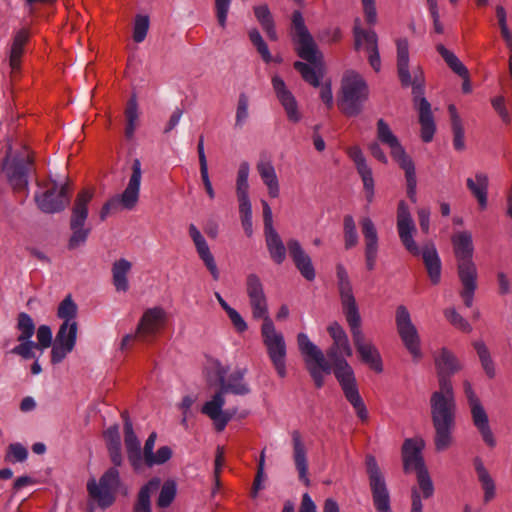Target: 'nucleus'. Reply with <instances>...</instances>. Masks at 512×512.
I'll return each mask as SVG.
<instances>
[{
	"instance_id": "nucleus-42",
	"label": "nucleus",
	"mask_w": 512,
	"mask_h": 512,
	"mask_svg": "<svg viewBox=\"0 0 512 512\" xmlns=\"http://www.w3.org/2000/svg\"><path fill=\"white\" fill-rule=\"evenodd\" d=\"M472 346L476 351L479 362L486 376L490 379L494 378L496 376V367L490 349L486 343L482 340H476L472 343Z\"/></svg>"
},
{
	"instance_id": "nucleus-38",
	"label": "nucleus",
	"mask_w": 512,
	"mask_h": 512,
	"mask_svg": "<svg viewBox=\"0 0 512 512\" xmlns=\"http://www.w3.org/2000/svg\"><path fill=\"white\" fill-rule=\"evenodd\" d=\"M29 37L30 33L27 29H20L13 36L9 50V66L12 74L20 70L21 59L24 55L25 46Z\"/></svg>"
},
{
	"instance_id": "nucleus-44",
	"label": "nucleus",
	"mask_w": 512,
	"mask_h": 512,
	"mask_svg": "<svg viewBox=\"0 0 512 512\" xmlns=\"http://www.w3.org/2000/svg\"><path fill=\"white\" fill-rule=\"evenodd\" d=\"M125 120V136L128 139H132L140 122V112L135 96H132L127 102L125 109Z\"/></svg>"
},
{
	"instance_id": "nucleus-40",
	"label": "nucleus",
	"mask_w": 512,
	"mask_h": 512,
	"mask_svg": "<svg viewBox=\"0 0 512 512\" xmlns=\"http://www.w3.org/2000/svg\"><path fill=\"white\" fill-rule=\"evenodd\" d=\"M474 469L477 475V479L481 485L483 490V500L485 503L490 502L496 496V485L495 481L486 468L483 460L479 457L474 458L473 460Z\"/></svg>"
},
{
	"instance_id": "nucleus-23",
	"label": "nucleus",
	"mask_w": 512,
	"mask_h": 512,
	"mask_svg": "<svg viewBox=\"0 0 512 512\" xmlns=\"http://www.w3.org/2000/svg\"><path fill=\"white\" fill-rule=\"evenodd\" d=\"M16 329L19 344L11 350V353L23 359L36 358L34 341L31 340L35 333V324L31 316L25 312H21L17 317Z\"/></svg>"
},
{
	"instance_id": "nucleus-64",
	"label": "nucleus",
	"mask_w": 512,
	"mask_h": 512,
	"mask_svg": "<svg viewBox=\"0 0 512 512\" xmlns=\"http://www.w3.org/2000/svg\"><path fill=\"white\" fill-rule=\"evenodd\" d=\"M231 0H215L216 16L222 28L226 27Z\"/></svg>"
},
{
	"instance_id": "nucleus-46",
	"label": "nucleus",
	"mask_w": 512,
	"mask_h": 512,
	"mask_svg": "<svg viewBox=\"0 0 512 512\" xmlns=\"http://www.w3.org/2000/svg\"><path fill=\"white\" fill-rule=\"evenodd\" d=\"M104 437L107 442L109 454L112 463L115 466L122 464V455L120 450V436L117 426H112L105 431Z\"/></svg>"
},
{
	"instance_id": "nucleus-47",
	"label": "nucleus",
	"mask_w": 512,
	"mask_h": 512,
	"mask_svg": "<svg viewBox=\"0 0 512 512\" xmlns=\"http://www.w3.org/2000/svg\"><path fill=\"white\" fill-rule=\"evenodd\" d=\"M215 298L217 299L221 308L226 312L234 329L238 333H244L247 330L248 325H247L246 321L244 320V318L240 315V313L237 310H235L233 307H231L224 300V298L220 295V293L216 292Z\"/></svg>"
},
{
	"instance_id": "nucleus-62",
	"label": "nucleus",
	"mask_w": 512,
	"mask_h": 512,
	"mask_svg": "<svg viewBox=\"0 0 512 512\" xmlns=\"http://www.w3.org/2000/svg\"><path fill=\"white\" fill-rule=\"evenodd\" d=\"M429 13L433 20L434 31L438 34H442L444 32V27L440 21V14L438 9L437 0H426Z\"/></svg>"
},
{
	"instance_id": "nucleus-52",
	"label": "nucleus",
	"mask_w": 512,
	"mask_h": 512,
	"mask_svg": "<svg viewBox=\"0 0 512 512\" xmlns=\"http://www.w3.org/2000/svg\"><path fill=\"white\" fill-rule=\"evenodd\" d=\"M345 248L351 249L358 243V234L354 218L346 215L343 220Z\"/></svg>"
},
{
	"instance_id": "nucleus-1",
	"label": "nucleus",
	"mask_w": 512,
	"mask_h": 512,
	"mask_svg": "<svg viewBox=\"0 0 512 512\" xmlns=\"http://www.w3.org/2000/svg\"><path fill=\"white\" fill-rule=\"evenodd\" d=\"M438 389L430 396L431 420L435 430L434 445L439 452L453 444L456 418V399L451 376L463 369L461 360L448 348L442 347L433 354Z\"/></svg>"
},
{
	"instance_id": "nucleus-32",
	"label": "nucleus",
	"mask_w": 512,
	"mask_h": 512,
	"mask_svg": "<svg viewBox=\"0 0 512 512\" xmlns=\"http://www.w3.org/2000/svg\"><path fill=\"white\" fill-rule=\"evenodd\" d=\"M291 438L293 448L292 458L298 472L299 480L306 486H309L310 479L308 476V458L305 442L300 432L296 430L291 433Z\"/></svg>"
},
{
	"instance_id": "nucleus-6",
	"label": "nucleus",
	"mask_w": 512,
	"mask_h": 512,
	"mask_svg": "<svg viewBox=\"0 0 512 512\" xmlns=\"http://www.w3.org/2000/svg\"><path fill=\"white\" fill-rule=\"evenodd\" d=\"M454 254L457 260L458 277L462 284L460 295L467 307L473 303L477 288V267L473 261V238L469 231H458L452 236Z\"/></svg>"
},
{
	"instance_id": "nucleus-49",
	"label": "nucleus",
	"mask_w": 512,
	"mask_h": 512,
	"mask_svg": "<svg viewBox=\"0 0 512 512\" xmlns=\"http://www.w3.org/2000/svg\"><path fill=\"white\" fill-rule=\"evenodd\" d=\"M244 375H245V370H237L235 372H233L229 379H228V382L225 384V382L222 384V392L225 393V392H232L234 394H238V395H244L246 393H248L249 391V388L247 386V384L244 382Z\"/></svg>"
},
{
	"instance_id": "nucleus-34",
	"label": "nucleus",
	"mask_w": 512,
	"mask_h": 512,
	"mask_svg": "<svg viewBox=\"0 0 512 512\" xmlns=\"http://www.w3.org/2000/svg\"><path fill=\"white\" fill-rule=\"evenodd\" d=\"M223 392L215 394L210 401H207L202 407V413L207 415L213 422L218 431H222L231 419V415L223 411L225 404Z\"/></svg>"
},
{
	"instance_id": "nucleus-17",
	"label": "nucleus",
	"mask_w": 512,
	"mask_h": 512,
	"mask_svg": "<svg viewBox=\"0 0 512 512\" xmlns=\"http://www.w3.org/2000/svg\"><path fill=\"white\" fill-rule=\"evenodd\" d=\"M30 163V156L26 149L12 147L9 145L7 156L2 165V171L7 180L15 190L26 188L27 168Z\"/></svg>"
},
{
	"instance_id": "nucleus-43",
	"label": "nucleus",
	"mask_w": 512,
	"mask_h": 512,
	"mask_svg": "<svg viewBox=\"0 0 512 512\" xmlns=\"http://www.w3.org/2000/svg\"><path fill=\"white\" fill-rule=\"evenodd\" d=\"M265 233L266 246L271 259L276 264H281L286 258V249L283 241L276 230L267 231Z\"/></svg>"
},
{
	"instance_id": "nucleus-16",
	"label": "nucleus",
	"mask_w": 512,
	"mask_h": 512,
	"mask_svg": "<svg viewBox=\"0 0 512 512\" xmlns=\"http://www.w3.org/2000/svg\"><path fill=\"white\" fill-rule=\"evenodd\" d=\"M395 324L397 333L412 359L420 361L423 358L421 337L406 306L399 305L396 308Z\"/></svg>"
},
{
	"instance_id": "nucleus-29",
	"label": "nucleus",
	"mask_w": 512,
	"mask_h": 512,
	"mask_svg": "<svg viewBox=\"0 0 512 512\" xmlns=\"http://www.w3.org/2000/svg\"><path fill=\"white\" fill-rule=\"evenodd\" d=\"M289 255L299 271L307 281H313L316 277V271L310 255L296 239H290L287 242Z\"/></svg>"
},
{
	"instance_id": "nucleus-20",
	"label": "nucleus",
	"mask_w": 512,
	"mask_h": 512,
	"mask_svg": "<svg viewBox=\"0 0 512 512\" xmlns=\"http://www.w3.org/2000/svg\"><path fill=\"white\" fill-rule=\"evenodd\" d=\"M245 286L253 318L262 319V323H266L267 320H272L269 316L268 301L259 276L250 273L246 277Z\"/></svg>"
},
{
	"instance_id": "nucleus-45",
	"label": "nucleus",
	"mask_w": 512,
	"mask_h": 512,
	"mask_svg": "<svg viewBox=\"0 0 512 512\" xmlns=\"http://www.w3.org/2000/svg\"><path fill=\"white\" fill-rule=\"evenodd\" d=\"M254 14L268 38L273 41L277 40V32L269 7L266 4L257 5L254 7Z\"/></svg>"
},
{
	"instance_id": "nucleus-21",
	"label": "nucleus",
	"mask_w": 512,
	"mask_h": 512,
	"mask_svg": "<svg viewBox=\"0 0 512 512\" xmlns=\"http://www.w3.org/2000/svg\"><path fill=\"white\" fill-rule=\"evenodd\" d=\"M397 46V69L400 81L403 86H412L414 93L419 90L424 81L423 71L420 67L413 69V75L409 72V44L407 39H398Z\"/></svg>"
},
{
	"instance_id": "nucleus-14",
	"label": "nucleus",
	"mask_w": 512,
	"mask_h": 512,
	"mask_svg": "<svg viewBox=\"0 0 512 512\" xmlns=\"http://www.w3.org/2000/svg\"><path fill=\"white\" fill-rule=\"evenodd\" d=\"M121 485L120 473L117 468L112 467L106 470L98 480L89 479L86 487L90 498L99 507L105 509L115 502Z\"/></svg>"
},
{
	"instance_id": "nucleus-59",
	"label": "nucleus",
	"mask_w": 512,
	"mask_h": 512,
	"mask_svg": "<svg viewBox=\"0 0 512 512\" xmlns=\"http://www.w3.org/2000/svg\"><path fill=\"white\" fill-rule=\"evenodd\" d=\"M444 315L446 319L450 322L458 330L470 333L472 331V326L469 322L463 318L454 308H448L444 311Z\"/></svg>"
},
{
	"instance_id": "nucleus-28",
	"label": "nucleus",
	"mask_w": 512,
	"mask_h": 512,
	"mask_svg": "<svg viewBox=\"0 0 512 512\" xmlns=\"http://www.w3.org/2000/svg\"><path fill=\"white\" fill-rule=\"evenodd\" d=\"M132 173L123 193L117 197L119 203L125 209H133L139 199L140 185L142 180V168L139 159H134L131 166Z\"/></svg>"
},
{
	"instance_id": "nucleus-55",
	"label": "nucleus",
	"mask_w": 512,
	"mask_h": 512,
	"mask_svg": "<svg viewBox=\"0 0 512 512\" xmlns=\"http://www.w3.org/2000/svg\"><path fill=\"white\" fill-rule=\"evenodd\" d=\"M405 172L407 195L412 202H416L417 179L413 160L400 166Z\"/></svg>"
},
{
	"instance_id": "nucleus-18",
	"label": "nucleus",
	"mask_w": 512,
	"mask_h": 512,
	"mask_svg": "<svg viewBox=\"0 0 512 512\" xmlns=\"http://www.w3.org/2000/svg\"><path fill=\"white\" fill-rule=\"evenodd\" d=\"M35 199L38 207L43 212H59L64 209L69 202L68 184L50 180L36 193Z\"/></svg>"
},
{
	"instance_id": "nucleus-19",
	"label": "nucleus",
	"mask_w": 512,
	"mask_h": 512,
	"mask_svg": "<svg viewBox=\"0 0 512 512\" xmlns=\"http://www.w3.org/2000/svg\"><path fill=\"white\" fill-rule=\"evenodd\" d=\"M366 470L376 511L392 512L390 507V495L385 478L376 459L371 455L366 457Z\"/></svg>"
},
{
	"instance_id": "nucleus-60",
	"label": "nucleus",
	"mask_w": 512,
	"mask_h": 512,
	"mask_svg": "<svg viewBox=\"0 0 512 512\" xmlns=\"http://www.w3.org/2000/svg\"><path fill=\"white\" fill-rule=\"evenodd\" d=\"M28 457L27 449L21 443H12L8 446L6 460L11 463L24 462Z\"/></svg>"
},
{
	"instance_id": "nucleus-7",
	"label": "nucleus",
	"mask_w": 512,
	"mask_h": 512,
	"mask_svg": "<svg viewBox=\"0 0 512 512\" xmlns=\"http://www.w3.org/2000/svg\"><path fill=\"white\" fill-rule=\"evenodd\" d=\"M78 305L71 295H67L58 305L57 317L62 324L56 333L51 351V362L61 363L70 354L77 341L78 335Z\"/></svg>"
},
{
	"instance_id": "nucleus-50",
	"label": "nucleus",
	"mask_w": 512,
	"mask_h": 512,
	"mask_svg": "<svg viewBox=\"0 0 512 512\" xmlns=\"http://www.w3.org/2000/svg\"><path fill=\"white\" fill-rule=\"evenodd\" d=\"M160 479L154 478L141 488L138 496V502L135 506V512H151L150 495L158 489Z\"/></svg>"
},
{
	"instance_id": "nucleus-8",
	"label": "nucleus",
	"mask_w": 512,
	"mask_h": 512,
	"mask_svg": "<svg viewBox=\"0 0 512 512\" xmlns=\"http://www.w3.org/2000/svg\"><path fill=\"white\" fill-rule=\"evenodd\" d=\"M125 447L128 460L135 469H140L142 465L148 467L159 466L167 463L173 456V450L170 446H161L154 451L157 434L152 432L145 441L143 451L141 450L140 441L133 431L130 421H126L124 425Z\"/></svg>"
},
{
	"instance_id": "nucleus-9",
	"label": "nucleus",
	"mask_w": 512,
	"mask_h": 512,
	"mask_svg": "<svg viewBox=\"0 0 512 512\" xmlns=\"http://www.w3.org/2000/svg\"><path fill=\"white\" fill-rule=\"evenodd\" d=\"M375 133L376 140L368 145V150L377 161L383 164L388 163V157L381 148V145L389 149L392 159L399 166L412 161V158L406 153L398 136L384 119H378Z\"/></svg>"
},
{
	"instance_id": "nucleus-22",
	"label": "nucleus",
	"mask_w": 512,
	"mask_h": 512,
	"mask_svg": "<svg viewBox=\"0 0 512 512\" xmlns=\"http://www.w3.org/2000/svg\"><path fill=\"white\" fill-rule=\"evenodd\" d=\"M271 83L275 96L283 108L287 120L292 124L301 122L303 119V111L285 81L279 75H274L271 79Z\"/></svg>"
},
{
	"instance_id": "nucleus-2",
	"label": "nucleus",
	"mask_w": 512,
	"mask_h": 512,
	"mask_svg": "<svg viewBox=\"0 0 512 512\" xmlns=\"http://www.w3.org/2000/svg\"><path fill=\"white\" fill-rule=\"evenodd\" d=\"M337 286L341 301V307L349 326L353 343L360 360L376 373L383 371L381 354L362 330V319L353 293V287L347 270L342 264L336 267Z\"/></svg>"
},
{
	"instance_id": "nucleus-24",
	"label": "nucleus",
	"mask_w": 512,
	"mask_h": 512,
	"mask_svg": "<svg viewBox=\"0 0 512 512\" xmlns=\"http://www.w3.org/2000/svg\"><path fill=\"white\" fill-rule=\"evenodd\" d=\"M354 49L367 55L370 66L375 72L381 69V59L378 49V37L374 31L362 29L358 23L354 27Z\"/></svg>"
},
{
	"instance_id": "nucleus-5",
	"label": "nucleus",
	"mask_w": 512,
	"mask_h": 512,
	"mask_svg": "<svg viewBox=\"0 0 512 512\" xmlns=\"http://www.w3.org/2000/svg\"><path fill=\"white\" fill-rule=\"evenodd\" d=\"M396 227L399 238L405 249L413 255L421 253L428 276L433 284H438L441 278V261L433 245H427L420 251L414 240L417 232L410 209L405 201H400L397 208Z\"/></svg>"
},
{
	"instance_id": "nucleus-57",
	"label": "nucleus",
	"mask_w": 512,
	"mask_h": 512,
	"mask_svg": "<svg viewBox=\"0 0 512 512\" xmlns=\"http://www.w3.org/2000/svg\"><path fill=\"white\" fill-rule=\"evenodd\" d=\"M249 38L252 44L257 49L258 53L261 55L263 61H265L266 63L271 62L273 60V57L259 31L257 29H251L249 31Z\"/></svg>"
},
{
	"instance_id": "nucleus-12",
	"label": "nucleus",
	"mask_w": 512,
	"mask_h": 512,
	"mask_svg": "<svg viewBox=\"0 0 512 512\" xmlns=\"http://www.w3.org/2000/svg\"><path fill=\"white\" fill-rule=\"evenodd\" d=\"M260 332L267 355L277 375L280 378L286 377L287 345L284 335L277 330L272 320H267L266 323H262Z\"/></svg>"
},
{
	"instance_id": "nucleus-11",
	"label": "nucleus",
	"mask_w": 512,
	"mask_h": 512,
	"mask_svg": "<svg viewBox=\"0 0 512 512\" xmlns=\"http://www.w3.org/2000/svg\"><path fill=\"white\" fill-rule=\"evenodd\" d=\"M297 347L302 355L305 365L317 387H321L324 378L331 372V365L326 361L322 350L309 338L300 332L296 337Z\"/></svg>"
},
{
	"instance_id": "nucleus-63",
	"label": "nucleus",
	"mask_w": 512,
	"mask_h": 512,
	"mask_svg": "<svg viewBox=\"0 0 512 512\" xmlns=\"http://www.w3.org/2000/svg\"><path fill=\"white\" fill-rule=\"evenodd\" d=\"M206 369L209 373L213 374L221 384L224 383L227 369L220 361L216 359L209 360Z\"/></svg>"
},
{
	"instance_id": "nucleus-54",
	"label": "nucleus",
	"mask_w": 512,
	"mask_h": 512,
	"mask_svg": "<svg viewBox=\"0 0 512 512\" xmlns=\"http://www.w3.org/2000/svg\"><path fill=\"white\" fill-rule=\"evenodd\" d=\"M405 172L407 195L412 202H416L417 179L413 160L400 166Z\"/></svg>"
},
{
	"instance_id": "nucleus-10",
	"label": "nucleus",
	"mask_w": 512,
	"mask_h": 512,
	"mask_svg": "<svg viewBox=\"0 0 512 512\" xmlns=\"http://www.w3.org/2000/svg\"><path fill=\"white\" fill-rule=\"evenodd\" d=\"M369 90L364 78L353 70L346 71L341 83L339 105L348 116H355L368 99Z\"/></svg>"
},
{
	"instance_id": "nucleus-58",
	"label": "nucleus",
	"mask_w": 512,
	"mask_h": 512,
	"mask_svg": "<svg viewBox=\"0 0 512 512\" xmlns=\"http://www.w3.org/2000/svg\"><path fill=\"white\" fill-rule=\"evenodd\" d=\"M249 174L250 165L247 162H242L237 171L236 194L249 193Z\"/></svg>"
},
{
	"instance_id": "nucleus-25",
	"label": "nucleus",
	"mask_w": 512,
	"mask_h": 512,
	"mask_svg": "<svg viewBox=\"0 0 512 512\" xmlns=\"http://www.w3.org/2000/svg\"><path fill=\"white\" fill-rule=\"evenodd\" d=\"M167 312L161 306L144 310L137 324V335L142 339L152 338L160 333L167 323Z\"/></svg>"
},
{
	"instance_id": "nucleus-35",
	"label": "nucleus",
	"mask_w": 512,
	"mask_h": 512,
	"mask_svg": "<svg viewBox=\"0 0 512 512\" xmlns=\"http://www.w3.org/2000/svg\"><path fill=\"white\" fill-rule=\"evenodd\" d=\"M466 186L471 195L477 200L479 208L485 210L488 206L489 176L483 171H477L466 179Z\"/></svg>"
},
{
	"instance_id": "nucleus-36",
	"label": "nucleus",
	"mask_w": 512,
	"mask_h": 512,
	"mask_svg": "<svg viewBox=\"0 0 512 512\" xmlns=\"http://www.w3.org/2000/svg\"><path fill=\"white\" fill-rule=\"evenodd\" d=\"M438 53L445 60L449 68L458 76L463 79L462 91L465 94L472 92V84L470 81L469 71L466 66L459 60V58L444 45L438 44L436 47Z\"/></svg>"
},
{
	"instance_id": "nucleus-4",
	"label": "nucleus",
	"mask_w": 512,
	"mask_h": 512,
	"mask_svg": "<svg viewBox=\"0 0 512 512\" xmlns=\"http://www.w3.org/2000/svg\"><path fill=\"white\" fill-rule=\"evenodd\" d=\"M292 22V37L296 44L298 55L314 66L311 67L306 63L297 61L294 67L300 72L306 82L314 87H318L320 86V77L323 74V55L305 26L304 19L300 12L293 14Z\"/></svg>"
},
{
	"instance_id": "nucleus-41",
	"label": "nucleus",
	"mask_w": 512,
	"mask_h": 512,
	"mask_svg": "<svg viewBox=\"0 0 512 512\" xmlns=\"http://www.w3.org/2000/svg\"><path fill=\"white\" fill-rule=\"evenodd\" d=\"M132 269V263L121 258L112 265L113 285L118 292H126L129 289L128 275Z\"/></svg>"
},
{
	"instance_id": "nucleus-26",
	"label": "nucleus",
	"mask_w": 512,
	"mask_h": 512,
	"mask_svg": "<svg viewBox=\"0 0 512 512\" xmlns=\"http://www.w3.org/2000/svg\"><path fill=\"white\" fill-rule=\"evenodd\" d=\"M426 442L423 437L415 436L404 440L401 456L403 468L406 473L418 472L427 469L422 452Z\"/></svg>"
},
{
	"instance_id": "nucleus-15",
	"label": "nucleus",
	"mask_w": 512,
	"mask_h": 512,
	"mask_svg": "<svg viewBox=\"0 0 512 512\" xmlns=\"http://www.w3.org/2000/svg\"><path fill=\"white\" fill-rule=\"evenodd\" d=\"M463 391L468 402L473 425L479 432L485 445L489 448H494L497 441L490 426L487 411L469 380L463 381Z\"/></svg>"
},
{
	"instance_id": "nucleus-39",
	"label": "nucleus",
	"mask_w": 512,
	"mask_h": 512,
	"mask_svg": "<svg viewBox=\"0 0 512 512\" xmlns=\"http://www.w3.org/2000/svg\"><path fill=\"white\" fill-rule=\"evenodd\" d=\"M415 104L419 112L421 138L424 142H430L433 139L436 130L434 119L431 112V106L424 97L416 98Z\"/></svg>"
},
{
	"instance_id": "nucleus-13",
	"label": "nucleus",
	"mask_w": 512,
	"mask_h": 512,
	"mask_svg": "<svg viewBox=\"0 0 512 512\" xmlns=\"http://www.w3.org/2000/svg\"><path fill=\"white\" fill-rule=\"evenodd\" d=\"M93 190L83 189L78 193L72 208L70 229L72 234L68 242V248L73 250L85 244L90 234V228L85 227L88 218V205L93 198Z\"/></svg>"
},
{
	"instance_id": "nucleus-3",
	"label": "nucleus",
	"mask_w": 512,
	"mask_h": 512,
	"mask_svg": "<svg viewBox=\"0 0 512 512\" xmlns=\"http://www.w3.org/2000/svg\"><path fill=\"white\" fill-rule=\"evenodd\" d=\"M327 332L332 340L327 350L335 377L337 378L347 400L351 403L357 416L362 420L368 419V412L358 392L353 368L346 358L353 354L345 329L336 321L328 324Z\"/></svg>"
},
{
	"instance_id": "nucleus-48",
	"label": "nucleus",
	"mask_w": 512,
	"mask_h": 512,
	"mask_svg": "<svg viewBox=\"0 0 512 512\" xmlns=\"http://www.w3.org/2000/svg\"><path fill=\"white\" fill-rule=\"evenodd\" d=\"M250 99L245 93H241L238 97L235 108V121L234 128L241 130L247 123L250 117Z\"/></svg>"
},
{
	"instance_id": "nucleus-61",
	"label": "nucleus",
	"mask_w": 512,
	"mask_h": 512,
	"mask_svg": "<svg viewBox=\"0 0 512 512\" xmlns=\"http://www.w3.org/2000/svg\"><path fill=\"white\" fill-rule=\"evenodd\" d=\"M176 494V485L174 482H166L160 492L158 498V505L161 507H167L171 504Z\"/></svg>"
},
{
	"instance_id": "nucleus-33",
	"label": "nucleus",
	"mask_w": 512,
	"mask_h": 512,
	"mask_svg": "<svg viewBox=\"0 0 512 512\" xmlns=\"http://www.w3.org/2000/svg\"><path fill=\"white\" fill-rule=\"evenodd\" d=\"M188 232L195 245L199 258L203 261L213 279L218 280L219 270L205 238L194 224L189 225Z\"/></svg>"
},
{
	"instance_id": "nucleus-37",
	"label": "nucleus",
	"mask_w": 512,
	"mask_h": 512,
	"mask_svg": "<svg viewBox=\"0 0 512 512\" xmlns=\"http://www.w3.org/2000/svg\"><path fill=\"white\" fill-rule=\"evenodd\" d=\"M256 170L270 198H278L280 195V181L273 163L269 160H261L256 165Z\"/></svg>"
},
{
	"instance_id": "nucleus-53",
	"label": "nucleus",
	"mask_w": 512,
	"mask_h": 512,
	"mask_svg": "<svg viewBox=\"0 0 512 512\" xmlns=\"http://www.w3.org/2000/svg\"><path fill=\"white\" fill-rule=\"evenodd\" d=\"M150 26L149 16L137 14L133 23V40L141 43L145 40Z\"/></svg>"
},
{
	"instance_id": "nucleus-51",
	"label": "nucleus",
	"mask_w": 512,
	"mask_h": 512,
	"mask_svg": "<svg viewBox=\"0 0 512 512\" xmlns=\"http://www.w3.org/2000/svg\"><path fill=\"white\" fill-rule=\"evenodd\" d=\"M448 111L450 114L451 126L454 134V146L457 150H461L464 147V128L462 121L455 105H449Z\"/></svg>"
},
{
	"instance_id": "nucleus-30",
	"label": "nucleus",
	"mask_w": 512,
	"mask_h": 512,
	"mask_svg": "<svg viewBox=\"0 0 512 512\" xmlns=\"http://www.w3.org/2000/svg\"><path fill=\"white\" fill-rule=\"evenodd\" d=\"M416 473L417 485L411 489V511L423 512L422 498L429 499L434 494V485L428 469Z\"/></svg>"
},
{
	"instance_id": "nucleus-31",
	"label": "nucleus",
	"mask_w": 512,
	"mask_h": 512,
	"mask_svg": "<svg viewBox=\"0 0 512 512\" xmlns=\"http://www.w3.org/2000/svg\"><path fill=\"white\" fill-rule=\"evenodd\" d=\"M362 234L365 241V258L368 270H373L378 253V233L371 218L363 217L360 221Z\"/></svg>"
},
{
	"instance_id": "nucleus-56",
	"label": "nucleus",
	"mask_w": 512,
	"mask_h": 512,
	"mask_svg": "<svg viewBox=\"0 0 512 512\" xmlns=\"http://www.w3.org/2000/svg\"><path fill=\"white\" fill-rule=\"evenodd\" d=\"M36 331L37 342H34L35 350L43 352L49 347H53L54 340L52 329L48 325H40Z\"/></svg>"
},
{
	"instance_id": "nucleus-27",
	"label": "nucleus",
	"mask_w": 512,
	"mask_h": 512,
	"mask_svg": "<svg viewBox=\"0 0 512 512\" xmlns=\"http://www.w3.org/2000/svg\"><path fill=\"white\" fill-rule=\"evenodd\" d=\"M348 153L361 177L366 201L368 203H372L375 195V182L372 169L368 165L366 158L359 147H351Z\"/></svg>"
}]
</instances>
